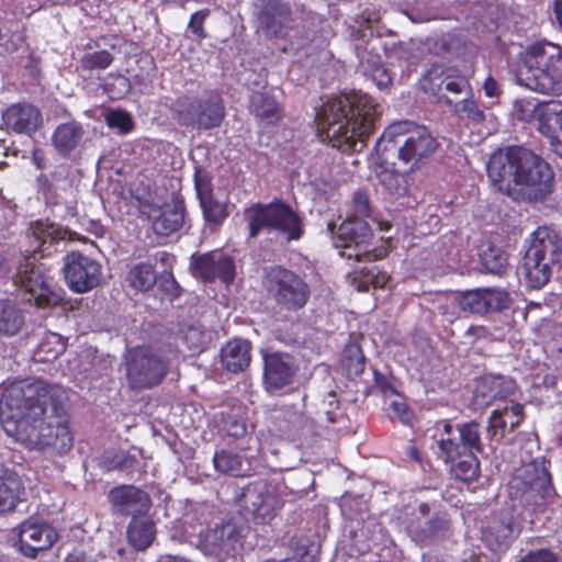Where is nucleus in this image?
Returning <instances> with one entry per match:
<instances>
[{"mask_svg":"<svg viewBox=\"0 0 562 562\" xmlns=\"http://www.w3.org/2000/svg\"><path fill=\"white\" fill-rule=\"evenodd\" d=\"M562 261V238L549 226H538L529 237L521 267V273L529 288L544 286L551 276L552 268Z\"/></svg>","mask_w":562,"mask_h":562,"instance_id":"nucleus-7","label":"nucleus"},{"mask_svg":"<svg viewBox=\"0 0 562 562\" xmlns=\"http://www.w3.org/2000/svg\"><path fill=\"white\" fill-rule=\"evenodd\" d=\"M390 411L392 412L393 417L397 418L404 425L411 424L415 417L414 411L406 402L393 401L390 404Z\"/></svg>","mask_w":562,"mask_h":562,"instance_id":"nucleus-56","label":"nucleus"},{"mask_svg":"<svg viewBox=\"0 0 562 562\" xmlns=\"http://www.w3.org/2000/svg\"><path fill=\"white\" fill-rule=\"evenodd\" d=\"M520 562H557V558L549 549H537L526 554Z\"/></svg>","mask_w":562,"mask_h":562,"instance_id":"nucleus-58","label":"nucleus"},{"mask_svg":"<svg viewBox=\"0 0 562 562\" xmlns=\"http://www.w3.org/2000/svg\"><path fill=\"white\" fill-rule=\"evenodd\" d=\"M179 125L198 130L218 127L225 117V104L217 91H209L203 98L181 94L169 105Z\"/></svg>","mask_w":562,"mask_h":562,"instance_id":"nucleus-10","label":"nucleus"},{"mask_svg":"<svg viewBox=\"0 0 562 562\" xmlns=\"http://www.w3.org/2000/svg\"><path fill=\"white\" fill-rule=\"evenodd\" d=\"M14 284L27 294L25 301L34 302L38 307L55 306L61 301L60 295L50 289L43 271L29 259L20 263Z\"/></svg>","mask_w":562,"mask_h":562,"instance_id":"nucleus-15","label":"nucleus"},{"mask_svg":"<svg viewBox=\"0 0 562 562\" xmlns=\"http://www.w3.org/2000/svg\"><path fill=\"white\" fill-rule=\"evenodd\" d=\"M416 512L422 518L428 517L431 512V505L429 503L422 502L417 505Z\"/></svg>","mask_w":562,"mask_h":562,"instance_id":"nucleus-64","label":"nucleus"},{"mask_svg":"<svg viewBox=\"0 0 562 562\" xmlns=\"http://www.w3.org/2000/svg\"><path fill=\"white\" fill-rule=\"evenodd\" d=\"M374 385L385 396L397 394V390L393 384L392 376H387L379 371H374Z\"/></svg>","mask_w":562,"mask_h":562,"instance_id":"nucleus-57","label":"nucleus"},{"mask_svg":"<svg viewBox=\"0 0 562 562\" xmlns=\"http://www.w3.org/2000/svg\"><path fill=\"white\" fill-rule=\"evenodd\" d=\"M190 269L195 278L204 282L220 280L226 285L234 281L236 273L234 259L222 250L194 252L190 258Z\"/></svg>","mask_w":562,"mask_h":562,"instance_id":"nucleus-18","label":"nucleus"},{"mask_svg":"<svg viewBox=\"0 0 562 562\" xmlns=\"http://www.w3.org/2000/svg\"><path fill=\"white\" fill-rule=\"evenodd\" d=\"M508 416V407L504 409H495L492 412L488 424H487V436L491 440L497 438V440L502 439L505 436L507 428L506 417Z\"/></svg>","mask_w":562,"mask_h":562,"instance_id":"nucleus-50","label":"nucleus"},{"mask_svg":"<svg viewBox=\"0 0 562 562\" xmlns=\"http://www.w3.org/2000/svg\"><path fill=\"white\" fill-rule=\"evenodd\" d=\"M483 90L486 97L488 98H495L499 97L502 93V88L498 81L492 77L487 76L483 83Z\"/></svg>","mask_w":562,"mask_h":562,"instance_id":"nucleus-59","label":"nucleus"},{"mask_svg":"<svg viewBox=\"0 0 562 562\" xmlns=\"http://www.w3.org/2000/svg\"><path fill=\"white\" fill-rule=\"evenodd\" d=\"M243 547V535L236 524L227 521L200 532L198 548L220 562L234 558Z\"/></svg>","mask_w":562,"mask_h":562,"instance_id":"nucleus-14","label":"nucleus"},{"mask_svg":"<svg viewBox=\"0 0 562 562\" xmlns=\"http://www.w3.org/2000/svg\"><path fill=\"white\" fill-rule=\"evenodd\" d=\"M366 74L370 75L375 85L380 88H386L392 83L390 70L382 64L381 56L374 55L368 60Z\"/></svg>","mask_w":562,"mask_h":562,"instance_id":"nucleus-45","label":"nucleus"},{"mask_svg":"<svg viewBox=\"0 0 562 562\" xmlns=\"http://www.w3.org/2000/svg\"><path fill=\"white\" fill-rule=\"evenodd\" d=\"M324 404L327 405V408L324 411V413L326 415L328 423L333 425H338V428L346 427V422H348V417L340 407L337 394L335 392H329L326 396V401L324 402Z\"/></svg>","mask_w":562,"mask_h":562,"instance_id":"nucleus-48","label":"nucleus"},{"mask_svg":"<svg viewBox=\"0 0 562 562\" xmlns=\"http://www.w3.org/2000/svg\"><path fill=\"white\" fill-rule=\"evenodd\" d=\"M487 176L501 193L529 202L544 200L553 190V171L540 156L522 146H510L505 154H493Z\"/></svg>","mask_w":562,"mask_h":562,"instance_id":"nucleus-3","label":"nucleus"},{"mask_svg":"<svg viewBox=\"0 0 562 562\" xmlns=\"http://www.w3.org/2000/svg\"><path fill=\"white\" fill-rule=\"evenodd\" d=\"M516 383L504 375H485L477 383L474 397L481 405H490L515 393Z\"/></svg>","mask_w":562,"mask_h":562,"instance_id":"nucleus-26","label":"nucleus"},{"mask_svg":"<svg viewBox=\"0 0 562 562\" xmlns=\"http://www.w3.org/2000/svg\"><path fill=\"white\" fill-rule=\"evenodd\" d=\"M352 215L349 217L362 218L369 217L371 214V206L369 195L366 191L359 190L355 192L352 198Z\"/></svg>","mask_w":562,"mask_h":562,"instance_id":"nucleus-53","label":"nucleus"},{"mask_svg":"<svg viewBox=\"0 0 562 562\" xmlns=\"http://www.w3.org/2000/svg\"><path fill=\"white\" fill-rule=\"evenodd\" d=\"M58 535L47 524L23 522L20 526L18 549L27 558H36L41 551H46L57 541Z\"/></svg>","mask_w":562,"mask_h":562,"instance_id":"nucleus-24","label":"nucleus"},{"mask_svg":"<svg viewBox=\"0 0 562 562\" xmlns=\"http://www.w3.org/2000/svg\"><path fill=\"white\" fill-rule=\"evenodd\" d=\"M245 459L238 452L232 449H221L215 451L213 456L214 469L222 474L233 476H246L249 475V467H245Z\"/></svg>","mask_w":562,"mask_h":562,"instance_id":"nucleus-34","label":"nucleus"},{"mask_svg":"<svg viewBox=\"0 0 562 562\" xmlns=\"http://www.w3.org/2000/svg\"><path fill=\"white\" fill-rule=\"evenodd\" d=\"M186 205L180 196H173L171 203L161 207L160 214L154 220L153 228L156 234L169 236L182 228L184 224Z\"/></svg>","mask_w":562,"mask_h":562,"instance_id":"nucleus-28","label":"nucleus"},{"mask_svg":"<svg viewBox=\"0 0 562 562\" xmlns=\"http://www.w3.org/2000/svg\"><path fill=\"white\" fill-rule=\"evenodd\" d=\"M248 110L258 122L276 125L282 119V109L278 101L266 92L256 91L250 95Z\"/></svg>","mask_w":562,"mask_h":562,"instance_id":"nucleus-31","label":"nucleus"},{"mask_svg":"<svg viewBox=\"0 0 562 562\" xmlns=\"http://www.w3.org/2000/svg\"><path fill=\"white\" fill-rule=\"evenodd\" d=\"M521 83L530 91L562 95V46L548 40L528 44L518 54Z\"/></svg>","mask_w":562,"mask_h":562,"instance_id":"nucleus-4","label":"nucleus"},{"mask_svg":"<svg viewBox=\"0 0 562 562\" xmlns=\"http://www.w3.org/2000/svg\"><path fill=\"white\" fill-rule=\"evenodd\" d=\"M552 14L559 26L562 29V0H553Z\"/></svg>","mask_w":562,"mask_h":562,"instance_id":"nucleus-63","label":"nucleus"},{"mask_svg":"<svg viewBox=\"0 0 562 562\" xmlns=\"http://www.w3.org/2000/svg\"><path fill=\"white\" fill-rule=\"evenodd\" d=\"M459 304L462 311L474 314H486L485 288L468 290L460 295Z\"/></svg>","mask_w":562,"mask_h":562,"instance_id":"nucleus-43","label":"nucleus"},{"mask_svg":"<svg viewBox=\"0 0 562 562\" xmlns=\"http://www.w3.org/2000/svg\"><path fill=\"white\" fill-rule=\"evenodd\" d=\"M265 286L274 303L276 314L284 317L299 314L311 299V286L307 281L282 266L271 267L265 277Z\"/></svg>","mask_w":562,"mask_h":562,"instance_id":"nucleus-9","label":"nucleus"},{"mask_svg":"<svg viewBox=\"0 0 562 562\" xmlns=\"http://www.w3.org/2000/svg\"><path fill=\"white\" fill-rule=\"evenodd\" d=\"M63 337L55 333L46 334L38 344L35 357L40 362H50L65 351Z\"/></svg>","mask_w":562,"mask_h":562,"instance_id":"nucleus-39","label":"nucleus"},{"mask_svg":"<svg viewBox=\"0 0 562 562\" xmlns=\"http://www.w3.org/2000/svg\"><path fill=\"white\" fill-rule=\"evenodd\" d=\"M437 425H438V429L441 430L440 438L451 437L452 430H453V426L450 423V420L443 419V420L438 422Z\"/></svg>","mask_w":562,"mask_h":562,"instance_id":"nucleus-62","label":"nucleus"},{"mask_svg":"<svg viewBox=\"0 0 562 562\" xmlns=\"http://www.w3.org/2000/svg\"><path fill=\"white\" fill-rule=\"evenodd\" d=\"M459 438L447 437L437 440V458L443 462L452 477L472 482L480 476L479 453H483L481 427L476 420L457 426Z\"/></svg>","mask_w":562,"mask_h":562,"instance_id":"nucleus-6","label":"nucleus"},{"mask_svg":"<svg viewBox=\"0 0 562 562\" xmlns=\"http://www.w3.org/2000/svg\"><path fill=\"white\" fill-rule=\"evenodd\" d=\"M296 326L297 325L295 323H291L289 328H285V329L281 328V327H277L273 330L276 340H278L279 342H281L285 346H289V347L300 346L301 341H300L299 333L295 330Z\"/></svg>","mask_w":562,"mask_h":562,"instance_id":"nucleus-55","label":"nucleus"},{"mask_svg":"<svg viewBox=\"0 0 562 562\" xmlns=\"http://www.w3.org/2000/svg\"><path fill=\"white\" fill-rule=\"evenodd\" d=\"M238 504L245 516L255 524H269L283 507L284 502L267 481L260 479L243 487Z\"/></svg>","mask_w":562,"mask_h":562,"instance_id":"nucleus-13","label":"nucleus"},{"mask_svg":"<svg viewBox=\"0 0 562 562\" xmlns=\"http://www.w3.org/2000/svg\"><path fill=\"white\" fill-rule=\"evenodd\" d=\"M378 104L363 93L328 99L316 112L317 133L342 153L361 151L374 133Z\"/></svg>","mask_w":562,"mask_h":562,"instance_id":"nucleus-2","label":"nucleus"},{"mask_svg":"<svg viewBox=\"0 0 562 562\" xmlns=\"http://www.w3.org/2000/svg\"><path fill=\"white\" fill-rule=\"evenodd\" d=\"M537 128L544 136L552 150L562 157V101L539 102L533 110Z\"/></svg>","mask_w":562,"mask_h":562,"instance_id":"nucleus-20","label":"nucleus"},{"mask_svg":"<svg viewBox=\"0 0 562 562\" xmlns=\"http://www.w3.org/2000/svg\"><path fill=\"white\" fill-rule=\"evenodd\" d=\"M32 234L37 241V251L42 256L52 254V248L66 239L68 231L49 221H36L32 225Z\"/></svg>","mask_w":562,"mask_h":562,"instance_id":"nucleus-32","label":"nucleus"},{"mask_svg":"<svg viewBox=\"0 0 562 562\" xmlns=\"http://www.w3.org/2000/svg\"><path fill=\"white\" fill-rule=\"evenodd\" d=\"M2 123L7 131L16 135H34L43 125L38 106L30 102H16L2 111Z\"/></svg>","mask_w":562,"mask_h":562,"instance_id":"nucleus-21","label":"nucleus"},{"mask_svg":"<svg viewBox=\"0 0 562 562\" xmlns=\"http://www.w3.org/2000/svg\"><path fill=\"white\" fill-rule=\"evenodd\" d=\"M486 313L502 312L510 306L512 297L508 291L497 288H485Z\"/></svg>","mask_w":562,"mask_h":562,"instance_id":"nucleus-46","label":"nucleus"},{"mask_svg":"<svg viewBox=\"0 0 562 562\" xmlns=\"http://www.w3.org/2000/svg\"><path fill=\"white\" fill-rule=\"evenodd\" d=\"M128 543L137 551L148 549L156 538L155 522L148 514L132 518L126 530Z\"/></svg>","mask_w":562,"mask_h":562,"instance_id":"nucleus-33","label":"nucleus"},{"mask_svg":"<svg viewBox=\"0 0 562 562\" xmlns=\"http://www.w3.org/2000/svg\"><path fill=\"white\" fill-rule=\"evenodd\" d=\"M481 260L488 272L498 276L503 274L508 267L507 254L495 247L484 250Z\"/></svg>","mask_w":562,"mask_h":562,"instance_id":"nucleus-44","label":"nucleus"},{"mask_svg":"<svg viewBox=\"0 0 562 562\" xmlns=\"http://www.w3.org/2000/svg\"><path fill=\"white\" fill-rule=\"evenodd\" d=\"M105 121L110 127L117 128L121 134H127L134 128L132 115L126 111H111L108 113Z\"/></svg>","mask_w":562,"mask_h":562,"instance_id":"nucleus-51","label":"nucleus"},{"mask_svg":"<svg viewBox=\"0 0 562 562\" xmlns=\"http://www.w3.org/2000/svg\"><path fill=\"white\" fill-rule=\"evenodd\" d=\"M138 463L136 457L122 449L104 450L97 458V465L103 472L125 471L133 469Z\"/></svg>","mask_w":562,"mask_h":562,"instance_id":"nucleus-36","label":"nucleus"},{"mask_svg":"<svg viewBox=\"0 0 562 562\" xmlns=\"http://www.w3.org/2000/svg\"><path fill=\"white\" fill-rule=\"evenodd\" d=\"M258 22L269 38H286L293 27L291 7L281 0H267L259 13Z\"/></svg>","mask_w":562,"mask_h":562,"instance_id":"nucleus-22","label":"nucleus"},{"mask_svg":"<svg viewBox=\"0 0 562 562\" xmlns=\"http://www.w3.org/2000/svg\"><path fill=\"white\" fill-rule=\"evenodd\" d=\"M262 384L270 393L292 385L301 370L299 359L285 351L262 352Z\"/></svg>","mask_w":562,"mask_h":562,"instance_id":"nucleus-16","label":"nucleus"},{"mask_svg":"<svg viewBox=\"0 0 562 562\" xmlns=\"http://www.w3.org/2000/svg\"><path fill=\"white\" fill-rule=\"evenodd\" d=\"M453 112L461 117H465L474 124L485 121V113L473 99H463L452 105Z\"/></svg>","mask_w":562,"mask_h":562,"instance_id":"nucleus-47","label":"nucleus"},{"mask_svg":"<svg viewBox=\"0 0 562 562\" xmlns=\"http://www.w3.org/2000/svg\"><path fill=\"white\" fill-rule=\"evenodd\" d=\"M223 428L229 437L240 438L247 432V425L243 417L222 413Z\"/></svg>","mask_w":562,"mask_h":562,"instance_id":"nucleus-52","label":"nucleus"},{"mask_svg":"<svg viewBox=\"0 0 562 562\" xmlns=\"http://www.w3.org/2000/svg\"><path fill=\"white\" fill-rule=\"evenodd\" d=\"M411 539L420 547H427L447 539L451 533V521L448 515L436 513L422 524L411 519L406 526Z\"/></svg>","mask_w":562,"mask_h":562,"instance_id":"nucleus-25","label":"nucleus"},{"mask_svg":"<svg viewBox=\"0 0 562 562\" xmlns=\"http://www.w3.org/2000/svg\"><path fill=\"white\" fill-rule=\"evenodd\" d=\"M251 361V344L246 339L234 338L221 348L223 368L232 373L246 370Z\"/></svg>","mask_w":562,"mask_h":562,"instance_id":"nucleus-27","label":"nucleus"},{"mask_svg":"<svg viewBox=\"0 0 562 562\" xmlns=\"http://www.w3.org/2000/svg\"><path fill=\"white\" fill-rule=\"evenodd\" d=\"M109 501L114 510L122 516L143 517L151 508L150 496L134 485H120L109 492Z\"/></svg>","mask_w":562,"mask_h":562,"instance_id":"nucleus-23","label":"nucleus"},{"mask_svg":"<svg viewBox=\"0 0 562 562\" xmlns=\"http://www.w3.org/2000/svg\"><path fill=\"white\" fill-rule=\"evenodd\" d=\"M516 418V422H509V431H514L524 420V406L519 403H516L508 407V415Z\"/></svg>","mask_w":562,"mask_h":562,"instance_id":"nucleus-60","label":"nucleus"},{"mask_svg":"<svg viewBox=\"0 0 562 562\" xmlns=\"http://www.w3.org/2000/svg\"><path fill=\"white\" fill-rule=\"evenodd\" d=\"M63 272L71 291L86 293L100 284L102 267L80 251H70L64 257Z\"/></svg>","mask_w":562,"mask_h":562,"instance_id":"nucleus-17","label":"nucleus"},{"mask_svg":"<svg viewBox=\"0 0 562 562\" xmlns=\"http://www.w3.org/2000/svg\"><path fill=\"white\" fill-rule=\"evenodd\" d=\"M210 13V9H202L192 13L190 16L188 29L199 41L205 40L207 37V33L204 30V23Z\"/></svg>","mask_w":562,"mask_h":562,"instance_id":"nucleus-54","label":"nucleus"},{"mask_svg":"<svg viewBox=\"0 0 562 562\" xmlns=\"http://www.w3.org/2000/svg\"><path fill=\"white\" fill-rule=\"evenodd\" d=\"M25 324L23 310L10 299L0 300V334L16 335Z\"/></svg>","mask_w":562,"mask_h":562,"instance_id":"nucleus-35","label":"nucleus"},{"mask_svg":"<svg viewBox=\"0 0 562 562\" xmlns=\"http://www.w3.org/2000/svg\"><path fill=\"white\" fill-rule=\"evenodd\" d=\"M65 391L42 380L14 381L2 392L0 405L15 418L16 439L50 457L74 445Z\"/></svg>","mask_w":562,"mask_h":562,"instance_id":"nucleus-1","label":"nucleus"},{"mask_svg":"<svg viewBox=\"0 0 562 562\" xmlns=\"http://www.w3.org/2000/svg\"><path fill=\"white\" fill-rule=\"evenodd\" d=\"M419 85L425 92L437 97L439 102L449 106H452L454 103L447 95L440 94L442 87L448 92L454 94H460L464 90L470 89V82L467 77L447 74L446 68L440 64H432L420 78Z\"/></svg>","mask_w":562,"mask_h":562,"instance_id":"nucleus-19","label":"nucleus"},{"mask_svg":"<svg viewBox=\"0 0 562 562\" xmlns=\"http://www.w3.org/2000/svg\"><path fill=\"white\" fill-rule=\"evenodd\" d=\"M40 184V191L43 193L46 200L49 199L50 195L55 193V188L52 181L48 179L46 175H41L37 178Z\"/></svg>","mask_w":562,"mask_h":562,"instance_id":"nucleus-61","label":"nucleus"},{"mask_svg":"<svg viewBox=\"0 0 562 562\" xmlns=\"http://www.w3.org/2000/svg\"><path fill=\"white\" fill-rule=\"evenodd\" d=\"M83 135L85 131L79 122L61 123L52 134V145L59 156L67 158L78 147Z\"/></svg>","mask_w":562,"mask_h":562,"instance_id":"nucleus-30","label":"nucleus"},{"mask_svg":"<svg viewBox=\"0 0 562 562\" xmlns=\"http://www.w3.org/2000/svg\"><path fill=\"white\" fill-rule=\"evenodd\" d=\"M167 355L151 346H137L125 360V375L131 390H148L159 385L170 370Z\"/></svg>","mask_w":562,"mask_h":562,"instance_id":"nucleus-11","label":"nucleus"},{"mask_svg":"<svg viewBox=\"0 0 562 562\" xmlns=\"http://www.w3.org/2000/svg\"><path fill=\"white\" fill-rule=\"evenodd\" d=\"M199 198L204 220L213 226H221L229 215L228 203L218 201L212 192H199Z\"/></svg>","mask_w":562,"mask_h":562,"instance_id":"nucleus-37","label":"nucleus"},{"mask_svg":"<svg viewBox=\"0 0 562 562\" xmlns=\"http://www.w3.org/2000/svg\"><path fill=\"white\" fill-rule=\"evenodd\" d=\"M513 522L510 518L494 519L486 530V536L494 538L498 544L506 543L513 536Z\"/></svg>","mask_w":562,"mask_h":562,"instance_id":"nucleus-49","label":"nucleus"},{"mask_svg":"<svg viewBox=\"0 0 562 562\" xmlns=\"http://www.w3.org/2000/svg\"><path fill=\"white\" fill-rule=\"evenodd\" d=\"M114 56L106 49L86 52L79 59V67L86 71L103 70L111 66Z\"/></svg>","mask_w":562,"mask_h":562,"instance_id":"nucleus-41","label":"nucleus"},{"mask_svg":"<svg viewBox=\"0 0 562 562\" xmlns=\"http://www.w3.org/2000/svg\"><path fill=\"white\" fill-rule=\"evenodd\" d=\"M373 231L362 218L347 217L334 237L336 248L342 249L340 255L356 261L371 262L383 257L382 251L370 248Z\"/></svg>","mask_w":562,"mask_h":562,"instance_id":"nucleus-12","label":"nucleus"},{"mask_svg":"<svg viewBox=\"0 0 562 562\" xmlns=\"http://www.w3.org/2000/svg\"><path fill=\"white\" fill-rule=\"evenodd\" d=\"M24 485L14 471L0 468V513L14 510L23 499Z\"/></svg>","mask_w":562,"mask_h":562,"instance_id":"nucleus-29","label":"nucleus"},{"mask_svg":"<svg viewBox=\"0 0 562 562\" xmlns=\"http://www.w3.org/2000/svg\"><path fill=\"white\" fill-rule=\"evenodd\" d=\"M126 280L137 291H149L156 283L155 268L151 263L138 262L128 270Z\"/></svg>","mask_w":562,"mask_h":562,"instance_id":"nucleus-38","label":"nucleus"},{"mask_svg":"<svg viewBox=\"0 0 562 562\" xmlns=\"http://www.w3.org/2000/svg\"><path fill=\"white\" fill-rule=\"evenodd\" d=\"M438 148L437 139L429 130L413 121L390 124L375 143L376 154L396 153L397 159L408 172L427 165Z\"/></svg>","mask_w":562,"mask_h":562,"instance_id":"nucleus-5","label":"nucleus"},{"mask_svg":"<svg viewBox=\"0 0 562 562\" xmlns=\"http://www.w3.org/2000/svg\"><path fill=\"white\" fill-rule=\"evenodd\" d=\"M341 363L348 376L361 375L366 368V357L361 347L358 344L346 346Z\"/></svg>","mask_w":562,"mask_h":562,"instance_id":"nucleus-40","label":"nucleus"},{"mask_svg":"<svg viewBox=\"0 0 562 562\" xmlns=\"http://www.w3.org/2000/svg\"><path fill=\"white\" fill-rule=\"evenodd\" d=\"M380 181L383 187L391 193L403 196L408 191L406 175L394 169H384L381 171Z\"/></svg>","mask_w":562,"mask_h":562,"instance_id":"nucleus-42","label":"nucleus"},{"mask_svg":"<svg viewBox=\"0 0 562 562\" xmlns=\"http://www.w3.org/2000/svg\"><path fill=\"white\" fill-rule=\"evenodd\" d=\"M248 237L256 238L263 228L276 231L288 241L299 240L304 235V224L293 207L280 198L269 203L257 202L245 210Z\"/></svg>","mask_w":562,"mask_h":562,"instance_id":"nucleus-8","label":"nucleus"}]
</instances>
